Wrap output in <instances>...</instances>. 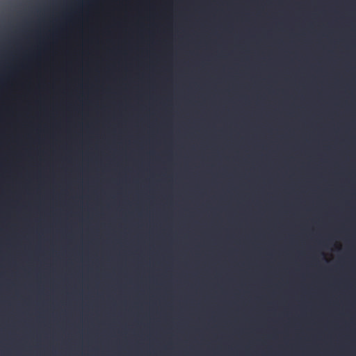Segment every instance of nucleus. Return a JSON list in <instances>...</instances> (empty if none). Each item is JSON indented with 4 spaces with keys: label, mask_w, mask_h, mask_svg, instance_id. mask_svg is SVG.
<instances>
[{
    "label": "nucleus",
    "mask_w": 356,
    "mask_h": 356,
    "mask_svg": "<svg viewBox=\"0 0 356 356\" xmlns=\"http://www.w3.org/2000/svg\"><path fill=\"white\" fill-rule=\"evenodd\" d=\"M350 356H356V196H350Z\"/></svg>",
    "instance_id": "nucleus-1"
}]
</instances>
